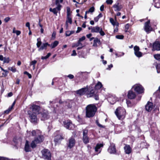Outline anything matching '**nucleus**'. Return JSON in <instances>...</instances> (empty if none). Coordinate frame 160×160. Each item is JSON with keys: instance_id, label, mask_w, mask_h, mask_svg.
<instances>
[{"instance_id": "5fc2aeb1", "label": "nucleus", "mask_w": 160, "mask_h": 160, "mask_svg": "<svg viewBox=\"0 0 160 160\" xmlns=\"http://www.w3.org/2000/svg\"><path fill=\"white\" fill-rule=\"evenodd\" d=\"M77 55V53H76V51L75 50H73L72 51V53L71 54L72 56H75Z\"/></svg>"}, {"instance_id": "603ef678", "label": "nucleus", "mask_w": 160, "mask_h": 160, "mask_svg": "<svg viewBox=\"0 0 160 160\" xmlns=\"http://www.w3.org/2000/svg\"><path fill=\"white\" fill-rule=\"evenodd\" d=\"M82 30V28L81 27H78L77 28V30L76 32V33H78Z\"/></svg>"}, {"instance_id": "8fccbe9b", "label": "nucleus", "mask_w": 160, "mask_h": 160, "mask_svg": "<svg viewBox=\"0 0 160 160\" xmlns=\"http://www.w3.org/2000/svg\"><path fill=\"white\" fill-rule=\"evenodd\" d=\"M86 38L84 36H83L81 37V38H80L79 39L78 41H79L80 42L82 41H83L85 40Z\"/></svg>"}, {"instance_id": "6e6d98bb", "label": "nucleus", "mask_w": 160, "mask_h": 160, "mask_svg": "<svg viewBox=\"0 0 160 160\" xmlns=\"http://www.w3.org/2000/svg\"><path fill=\"white\" fill-rule=\"evenodd\" d=\"M130 24L129 23L127 24L125 26V29H128Z\"/></svg>"}, {"instance_id": "6e6552de", "label": "nucleus", "mask_w": 160, "mask_h": 160, "mask_svg": "<svg viewBox=\"0 0 160 160\" xmlns=\"http://www.w3.org/2000/svg\"><path fill=\"white\" fill-rule=\"evenodd\" d=\"M64 127L69 130H71L74 127V125L70 120H66L63 122Z\"/></svg>"}, {"instance_id": "b1692460", "label": "nucleus", "mask_w": 160, "mask_h": 160, "mask_svg": "<svg viewBox=\"0 0 160 160\" xmlns=\"http://www.w3.org/2000/svg\"><path fill=\"white\" fill-rule=\"evenodd\" d=\"M117 100L116 97L112 96L108 98V101L112 104H113Z\"/></svg>"}, {"instance_id": "9d476101", "label": "nucleus", "mask_w": 160, "mask_h": 160, "mask_svg": "<svg viewBox=\"0 0 160 160\" xmlns=\"http://www.w3.org/2000/svg\"><path fill=\"white\" fill-rule=\"evenodd\" d=\"M41 120L44 121L49 118V113L47 111L44 110L40 113Z\"/></svg>"}, {"instance_id": "f3484780", "label": "nucleus", "mask_w": 160, "mask_h": 160, "mask_svg": "<svg viewBox=\"0 0 160 160\" xmlns=\"http://www.w3.org/2000/svg\"><path fill=\"white\" fill-rule=\"evenodd\" d=\"M63 139L62 134L61 133L58 134L57 135L55 136L54 139L55 144L56 145L57 143Z\"/></svg>"}, {"instance_id": "680f3d73", "label": "nucleus", "mask_w": 160, "mask_h": 160, "mask_svg": "<svg viewBox=\"0 0 160 160\" xmlns=\"http://www.w3.org/2000/svg\"><path fill=\"white\" fill-rule=\"evenodd\" d=\"M96 123L100 127H102V125H101L99 123V122L98 120H96Z\"/></svg>"}, {"instance_id": "49530a36", "label": "nucleus", "mask_w": 160, "mask_h": 160, "mask_svg": "<svg viewBox=\"0 0 160 160\" xmlns=\"http://www.w3.org/2000/svg\"><path fill=\"white\" fill-rule=\"evenodd\" d=\"M57 5V7L56 8V9L58 11H60L61 10V8L62 7V6L60 4H58Z\"/></svg>"}, {"instance_id": "0e129e2a", "label": "nucleus", "mask_w": 160, "mask_h": 160, "mask_svg": "<svg viewBox=\"0 0 160 160\" xmlns=\"http://www.w3.org/2000/svg\"><path fill=\"white\" fill-rule=\"evenodd\" d=\"M104 6L103 5H102L100 8V10L101 11H102L104 10Z\"/></svg>"}, {"instance_id": "f8f14e48", "label": "nucleus", "mask_w": 160, "mask_h": 160, "mask_svg": "<svg viewBox=\"0 0 160 160\" xmlns=\"http://www.w3.org/2000/svg\"><path fill=\"white\" fill-rule=\"evenodd\" d=\"M144 29L146 32L149 33L152 31V28L150 25V20H149L148 21L145 22L144 24Z\"/></svg>"}, {"instance_id": "3c124183", "label": "nucleus", "mask_w": 160, "mask_h": 160, "mask_svg": "<svg viewBox=\"0 0 160 160\" xmlns=\"http://www.w3.org/2000/svg\"><path fill=\"white\" fill-rule=\"evenodd\" d=\"M67 77L70 79H73L74 78V76L72 74H70L67 76Z\"/></svg>"}, {"instance_id": "a211bd4d", "label": "nucleus", "mask_w": 160, "mask_h": 160, "mask_svg": "<svg viewBox=\"0 0 160 160\" xmlns=\"http://www.w3.org/2000/svg\"><path fill=\"white\" fill-rule=\"evenodd\" d=\"M113 8H114V10L115 11H120L122 8V7L118 2H117L113 5Z\"/></svg>"}, {"instance_id": "f03ea898", "label": "nucleus", "mask_w": 160, "mask_h": 160, "mask_svg": "<svg viewBox=\"0 0 160 160\" xmlns=\"http://www.w3.org/2000/svg\"><path fill=\"white\" fill-rule=\"evenodd\" d=\"M86 117L88 118L93 117L97 111V108L94 104L88 105L86 108Z\"/></svg>"}, {"instance_id": "4d7b16f0", "label": "nucleus", "mask_w": 160, "mask_h": 160, "mask_svg": "<svg viewBox=\"0 0 160 160\" xmlns=\"http://www.w3.org/2000/svg\"><path fill=\"white\" fill-rule=\"evenodd\" d=\"M15 33L17 34V36L19 35L21 33V32L20 31L18 30H16Z\"/></svg>"}, {"instance_id": "f257e3e1", "label": "nucleus", "mask_w": 160, "mask_h": 160, "mask_svg": "<svg viewBox=\"0 0 160 160\" xmlns=\"http://www.w3.org/2000/svg\"><path fill=\"white\" fill-rule=\"evenodd\" d=\"M32 136H35L34 140L32 141L31 144V146L32 148H35L37 144L42 142L44 140V137L42 134L41 132L39 130H33L32 132Z\"/></svg>"}, {"instance_id": "a19ab883", "label": "nucleus", "mask_w": 160, "mask_h": 160, "mask_svg": "<svg viewBox=\"0 0 160 160\" xmlns=\"http://www.w3.org/2000/svg\"><path fill=\"white\" fill-rule=\"evenodd\" d=\"M116 38L118 39H122L124 38V36L123 35H117L116 36Z\"/></svg>"}, {"instance_id": "c85d7f7f", "label": "nucleus", "mask_w": 160, "mask_h": 160, "mask_svg": "<svg viewBox=\"0 0 160 160\" xmlns=\"http://www.w3.org/2000/svg\"><path fill=\"white\" fill-rule=\"evenodd\" d=\"M58 44V41H55L51 45H50V46L52 48H53L56 47Z\"/></svg>"}, {"instance_id": "de8ad7c7", "label": "nucleus", "mask_w": 160, "mask_h": 160, "mask_svg": "<svg viewBox=\"0 0 160 160\" xmlns=\"http://www.w3.org/2000/svg\"><path fill=\"white\" fill-rule=\"evenodd\" d=\"M70 32V31H66L65 33L66 36L68 37L70 36L71 35V33Z\"/></svg>"}, {"instance_id": "f704fd0d", "label": "nucleus", "mask_w": 160, "mask_h": 160, "mask_svg": "<svg viewBox=\"0 0 160 160\" xmlns=\"http://www.w3.org/2000/svg\"><path fill=\"white\" fill-rule=\"evenodd\" d=\"M67 20L66 21V24H67L68 23H69L70 24H72V18L70 17H67Z\"/></svg>"}, {"instance_id": "aec40b11", "label": "nucleus", "mask_w": 160, "mask_h": 160, "mask_svg": "<svg viewBox=\"0 0 160 160\" xmlns=\"http://www.w3.org/2000/svg\"><path fill=\"white\" fill-rule=\"evenodd\" d=\"M88 90V88L87 87L83 88L77 91V93L80 95H83Z\"/></svg>"}, {"instance_id": "4468645a", "label": "nucleus", "mask_w": 160, "mask_h": 160, "mask_svg": "<svg viewBox=\"0 0 160 160\" xmlns=\"http://www.w3.org/2000/svg\"><path fill=\"white\" fill-rule=\"evenodd\" d=\"M75 140L73 137H71L68 139V142L67 143L68 147L70 148H72L75 145Z\"/></svg>"}, {"instance_id": "c03bdc74", "label": "nucleus", "mask_w": 160, "mask_h": 160, "mask_svg": "<svg viewBox=\"0 0 160 160\" xmlns=\"http://www.w3.org/2000/svg\"><path fill=\"white\" fill-rule=\"evenodd\" d=\"M72 102V100H68L66 102H65V103L68 102L69 105H68V107L69 108H71L72 107V106H71V105H70V103H71Z\"/></svg>"}, {"instance_id": "c756f323", "label": "nucleus", "mask_w": 160, "mask_h": 160, "mask_svg": "<svg viewBox=\"0 0 160 160\" xmlns=\"http://www.w3.org/2000/svg\"><path fill=\"white\" fill-rule=\"evenodd\" d=\"M103 145L102 144H98L95 148V151L98 152V149H99L101 147H103Z\"/></svg>"}, {"instance_id": "58836bf2", "label": "nucleus", "mask_w": 160, "mask_h": 160, "mask_svg": "<svg viewBox=\"0 0 160 160\" xmlns=\"http://www.w3.org/2000/svg\"><path fill=\"white\" fill-rule=\"evenodd\" d=\"M94 11V7H92L90 8L89 10L88 11H86V12H87L88 13H89V12H93Z\"/></svg>"}, {"instance_id": "e433bc0d", "label": "nucleus", "mask_w": 160, "mask_h": 160, "mask_svg": "<svg viewBox=\"0 0 160 160\" xmlns=\"http://www.w3.org/2000/svg\"><path fill=\"white\" fill-rule=\"evenodd\" d=\"M154 58L156 60L160 61V54H156L154 55Z\"/></svg>"}, {"instance_id": "ea45409f", "label": "nucleus", "mask_w": 160, "mask_h": 160, "mask_svg": "<svg viewBox=\"0 0 160 160\" xmlns=\"http://www.w3.org/2000/svg\"><path fill=\"white\" fill-rule=\"evenodd\" d=\"M8 69L12 71L13 72H15L16 71V69L14 67H9L8 68Z\"/></svg>"}, {"instance_id": "7ed1b4c3", "label": "nucleus", "mask_w": 160, "mask_h": 160, "mask_svg": "<svg viewBox=\"0 0 160 160\" xmlns=\"http://www.w3.org/2000/svg\"><path fill=\"white\" fill-rule=\"evenodd\" d=\"M115 113L119 119H122L125 118L126 111L123 108L118 107L116 109Z\"/></svg>"}, {"instance_id": "9b49d317", "label": "nucleus", "mask_w": 160, "mask_h": 160, "mask_svg": "<svg viewBox=\"0 0 160 160\" xmlns=\"http://www.w3.org/2000/svg\"><path fill=\"white\" fill-rule=\"evenodd\" d=\"M30 109L31 110V111L32 112L35 113H39V112L40 109V107L39 106L32 104L31 105Z\"/></svg>"}, {"instance_id": "e2e57ef3", "label": "nucleus", "mask_w": 160, "mask_h": 160, "mask_svg": "<svg viewBox=\"0 0 160 160\" xmlns=\"http://www.w3.org/2000/svg\"><path fill=\"white\" fill-rule=\"evenodd\" d=\"M10 19V18L9 17L6 18L4 19V21L6 22H8Z\"/></svg>"}, {"instance_id": "37998d69", "label": "nucleus", "mask_w": 160, "mask_h": 160, "mask_svg": "<svg viewBox=\"0 0 160 160\" xmlns=\"http://www.w3.org/2000/svg\"><path fill=\"white\" fill-rule=\"evenodd\" d=\"M154 6L157 8H160V3L159 2H157L155 4Z\"/></svg>"}, {"instance_id": "4c0bfd02", "label": "nucleus", "mask_w": 160, "mask_h": 160, "mask_svg": "<svg viewBox=\"0 0 160 160\" xmlns=\"http://www.w3.org/2000/svg\"><path fill=\"white\" fill-rule=\"evenodd\" d=\"M10 60L9 59V58H6L5 57H4V60H3V63H8L10 61Z\"/></svg>"}, {"instance_id": "412c9836", "label": "nucleus", "mask_w": 160, "mask_h": 160, "mask_svg": "<svg viewBox=\"0 0 160 160\" xmlns=\"http://www.w3.org/2000/svg\"><path fill=\"white\" fill-rule=\"evenodd\" d=\"M125 146L124 147V149L125 153L129 154L132 151V149L130 146L127 144H125Z\"/></svg>"}, {"instance_id": "052dcab7", "label": "nucleus", "mask_w": 160, "mask_h": 160, "mask_svg": "<svg viewBox=\"0 0 160 160\" xmlns=\"http://www.w3.org/2000/svg\"><path fill=\"white\" fill-rule=\"evenodd\" d=\"M26 26L28 28L29 30L30 29V23L29 22H27L26 23Z\"/></svg>"}, {"instance_id": "69168bd1", "label": "nucleus", "mask_w": 160, "mask_h": 160, "mask_svg": "<svg viewBox=\"0 0 160 160\" xmlns=\"http://www.w3.org/2000/svg\"><path fill=\"white\" fill-rule=\"evenodd\" d=\"M67 12H71V9L69 7H67Z\"/></svg>"}, {"instance_id": "393cba45", "label": "nucleus", "mask_w": 160, "mask_h": 160, "mask_svg": "<svg viewBox=\"0 0 160 160\" xmlns=\"http://www.w3.org/2000/svg\"><path fill=\"white\" fill-rule=\"evenodd\" d=\"M24 149L26 152H29L31 151V148L29 145L28 142V141H26Z\"/></svg>"}, {"instance_id": "423d86ee", "label": "nucleus", "mask_w": 160, "mask_h": 160, "mask_svg": "<svg viewBox=\"0 0 160 160\" xmlns=\"http://www.w3.org/2000/svg\"><path fill=\"white\" fill-rule=\"evenodd\" d=\"M91 32H99L102 36L105 35V34L104 32L102 31V28H100L98 26L94 27H91Z\"/></svg>"}, {"instance_id": "473e14b6", "label": "nucleus", "mask_w": 160, "mask_h": 160, "mask_svg": "<svg viewBox=\"0 0 160 160\" xmlns=\"http://www.w3.org/2000/svg\"><path fill=\"white\" fill-rule=\"evenodd\" d=\"M156 68L158 73L160 72V63L157 64L156 65Z\"/></svg>"}, {"instance_id": "bb28decb", "label": "nucleus", "mask_w": 160, "mask_h": 160, "mask_svg": "<svg viewBox=\"0 0 160 160\" xmlns=\"http://www.w3.org/2000/svg\"><path fill=\"white\" fill-rule=\"evenodd\" d=\"M93 42H94L93 45V46L95 47H97V43H98L99 44H100L101 43L100 40L97 38H95Z\"/></svg>"}, {"instance_id": "7c9ffc66", "label": "nucleus", "mask_w": 160, "mask_h": 160, "mask_svg": "<svg viewBox=\"0 0 160 160\" xmlns=\"http://www.w3.org/2000/svg\"><path fill=\"white\" fill-rule=\"evenodd\" d=\"M102 87V85L101 83L98 82L97 84L95 85V88L97 89H99Z\"/></svg>"}, {"instance_id": "4be33fe9", "label": "nucleus", "mask_w": 160, "mask_h": 160, "mask_svg": "<svg viewBox=\"0 0 160 160\" xmlns=\"http://www.w3.org/2000/svg\"><path fill=\"white\" fill-rule=\"evenodd\" d=\"M153 48L155 50L157 51L160 50V42H156L153 44Z\"/></svg>"}, {"instance_id": "2eb2a0df", "label": "nucleus", "mask_w": 160, "mask_h": 160, "mask_svg": "<svg viewBox=\"0 0 160 160\" xmlns=\"http://www.w3.org/2000/svg\"><path fill=\"white\" fill-rule=\"evenodd\" d=\"M108 151L111 154H114L116 153V151L114 144L113 143L110 144V145L108 149Z\"/></svg>"}, {"instance_id": "a878e982", "label": "nucleus", "mask_w": 160, "mask_h": 160, "mask_svg": "<svg viewBox=\"0 0 160 160\" xmlns=\"http://www.w3.org/2000/svg\"><path fill=\"white\" fill-rule=\"evenodd\" d=\"M50 45L48 44V43H44L42 44V46L38 49V51H40L42 50L43 49H46L47 47L48 46H50Z\"/></svg>"}, {"instance_id": "5701e85b", "label": "nucleus", "mask_w": 160, "mask_h": 160, "mask_svg": "<svg viewBox=\"0 0 160 160\" xmlns=\"http://www.w3.org/2000/svg\"><path fill=\"white\" fill-rule=\"evenodd\" d=\"M128 96L129 98L130 99H132L136 97V94L135 93L132 91H129Z\"/></svg>"}, {"instance_id": "864d4df0", "label": "nucleus", "mask_w": 160, "mask_h": 160, "mask_svg": "<svg viewBox=\"0 0 160 160\" xmlns=\"http://www.w3.org/2000/svg\"><path fill=\"white\" fill-rule=\"evenodd\" d=\"M52 12H53L54 14H56L58 12L57 11L56 8H53L52 10Z\"/></svg>"}, {"instance_id": "a18cd8bd", "label": "nucleus", "mask_w": 160, "mask_h": 160, "mask_svg": "<svg viewBox=\"0 0 160 160\" xmlns=\"http://www.w3.org/2000/svg\"><path fill=\"white\" fill-rule=\"evenodd\" d=\"M106 2L107 4H111L113 2V1L112 0H107Z\"/></svg>"}, {"instance_id": "72a5a7b5", "label": "nucleus", "mask_w": 160, "mask_h": 160, "mask_svg": "<svg viewBox=\"0 0 160 160\" xmlns=\"http://www.w3.org/2000/svg\"><path fill=\"white\" fill-rule=\"evenodd\" d=\"M37 40L38 42L37 43V46L38 48H39L42 44V42L40 41V39L39 38H37Z\"/></svg>"}, {"instance_id": "338daca9", "label": "nucleus", "mask_w": 160, "mask_h": 160, "mask_svg": "<svg viewBox=\"0 0 160 160\" xmlns=\"http://www.w3.org/2000/svg\"><path fill=\"white\" fill-rule=\"evenodd\" d=\"M78 46V45L77 44V43L73 44L72 47V48H74L75 47H77Z\"/></svg>"}, {"instance_id": "ddd939ff", "label": "nucleus", "mask_w": 160, "mask_h": 160, "mask_svg": "<svg viewBox=\"0 0 160 160\" xmlns=\"http://www.w3.org/2000/svg\"><path fill=\"white\" fill-rule=\"evenodd\" d=\"M88 97H94L95 99L96 100H99L98 95L97 94V92L96 91H94L93 90H91L89 93L88 94Z\"/></svg>"}, {"instance_id": "0eeeda50", "label": "nucleus", "mask_w": 160, "mask_h": 160, "mask_svg": "<svg viewBox=\"0 0 160 160\" xmlns=\"http://www.w3.org/2000/svg\"><path fill=\"white\" fill-rule=\"evenodd\" d=\"M132 88H134V91L138 93H142L144 92V88L140 84H136L134 85Z\"/></svg>"}, {"instance_id": "1a4fd4ad", "label": "nucleus", "mask_w": 160, "mask_h": 160, "mask_svg": "<svg viewBox=\"0 0 160 160\" xmlns=\"http://www.w3.org/2000/svg\"><path fill=\"white\" fill-rule=\"evenodd\" d=\"M88 130L84 129L83 130L82 140L84 143L87 144L89 142V138L88 136Z\"/></svg>"}, {"instance_id": "dca6fc26", "label": "nucleus", "mask_w": 160, "mask_h": 160, "mask_svg": "<svg viewBox=\"0 0 160 160\" xmlns=\"http://www.w3.org/2000/svg\"><path fill=\"white\" fill-rule=\"evenodd\" d=\"M134 54L137 57L139 58L142 56V53L139 51L140 49L138 46H134Z\"/></svg>"}, {"instance_id": "cd10ccee", "label": "nucleus", "mask_w": 160, "mask_h": 160, "mask_svg": "<svg viewBox=\"0 0 160 160\" xmlns=\"http://www.w3.org/2000/svg\"><path fill=\"white\" fill-rule=\"evenodd\" d=\"M110 22L113 26L116 25L118 26V23L115 22L114 20L112 18H111L110 19Z\"/></svg>"}, {"instance_id": "79ce46f5", "label": "nucleus", "mask_w": 160, "mask_h": 160, "mask_svg": "<svg viewBox=\"0 0 160 160\" xmlns=\"http://www.w3.org/2000/svg\"><path fill=\"white\" fill-rule=\"evenodd\" d=\"M12 109V108H11V107H10L7 110L4 111V113L6 114H8Z\"/></svg>"}, {"instance_id": "c9c22d12", "label": "nucleus", "mask_w": 160, "mask_h": 160, "mask_svg": "<svg viewBox=\"0 0 160 160\" xmlns=\"http://www.w3.org/2000/svg\"><path fill=\"white\" fill-rule=\"evenodd\" d=\"M51 54L50 53H48L47 55L45 56H42L41 58V59H46L48 58L51 55Z\"/></svg>"}, {"instance_id": "2f4dec72", "label": "nucleus", "mask_w": 160, "mask_h": 160, "mask_svg": "<svg viewBox=\"0 0 160 160\" xmlns=\"http://www.w3.org/2000/svg\"><path fill=\"white\" fill-rule=\"evenodd\" d=\"M37 62V61L36 60H34L32 61L30 63V66H31L32 65L33 66V69L34 70L35 69V65Z\"/></svg>"}, {"instance_id": "bf43d9fd", "label": "nucleus", "mask_w": 160, "mask_h": 160, "mask_svg": "<svg viewBox=\"0 0 160 160\" xmlns=\"http://www.w3.org/2000/svg\"><path fill=\"white\" fill-rule=\"evenodd\" d=\"M4 72L5 73L4 74L3 73H2L3 75H4L5 77L7 75V74L6 73H7L8 72L6 70H4Z\"/></svg>"}, {"instance_id": "09e8293b", "label": "nucleus", "mask_w": 160, "mask_h": 160, "mask_svg": "<svg viewBox=\"0 0 160 160\" xmlns=\"http://www.w3.org/2000/svg\"><path fill=\"white\" fill-rule=\"evenodd\" d=\"M63 2V0H56V4L58 5L59 4V3H62Z\"/></svg>"}, {"instance_id": "774afa93", "label": "nucleus", "mask_w": 160, "mask_h": 160, "mask_svg": "<svg viewBox=\"0 0 160 160\" xmlns=\"http://www.w3.org/2000/svg\"><path fill=\"white\" fill-rule=\"evenodd\" d=\"M0 160H8L6 158L0 157Z\"/></svg>"}, {"instance_id": "6ab92c4d", "label": "nucleus", "mask_w": 160, "mask_h": 160, "mask_svg": "<svg viewBox=\"0 0 160 160\" xmlns=\"http://www.w3.org/2000/svg\"><path fill=\"white\" fill-rule=\"evenodd\" d=\"M153 108V104L152 102H148L145 106L146 110L148 112H150Z\"/></svg>"}, {"instance_id": "20e7f679", "label": "nucleus", "mask_w": 160, "mask_h": 160, "mask_svg": "<svg viewBox=\"0 0 160 160\" xmlns=\"http://www.w3.org/2000/svg\"><path fill=\"white\" fill-rule=\"evenodd\" d=\"M28 113L29 115V118L30 121L32 123L36 124L37 123L38 119L37 114L32 112L30 110L28 111Z\"/></svg>"}, {"instance_id": "13d9d810", "label": "nucleus", "mask_w": 160, "mask_h": 160, "mask_svg": "<svg viewBox=\"0 0 160 160\" xmlns=\"http://www.w3.org/2000/svg\"><path fill=\"white\" fill-rule=\"evenodd\" d=\"M108 68H107V69L109 70L112 67L113 65L112 64H111L110 65H108Z\"/></svg>"}, {"instance_id": "39448f33", "label": "nucleus", "mask_w": 160, "mask_h": 160, "mask_svg": "<svg viewBox=\"0 0 160 160\" xmlns=\"http://www.w3.org/2000/svg\"><path fill=\"white\" fill-rule=\"evenodd\" d=\"M42 158L44 159L51 160V154L50 151L47 149H43L41 151Z\"/></svg>"}]
</instances>
